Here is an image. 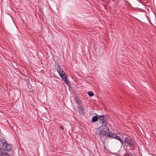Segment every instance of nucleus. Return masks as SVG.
Returning <instances> with one entry per match:
<instances>
[{"mask_svg":"<svg viewBox=\"0 0 156 156\" xmlns=\"http://www.w3.org/2000/svg\"><path fill=\"white\" fill-rule=\"evenodd\" d=\"M87 94H88V95L90 97H92L94 95L93 93L91 91L88 92Z\"/></svg>","mask_w":156,"mask_h":156,"instance_id":"8","label":"nucleus"},{"mask_svg":"<svg viewBox=\"0 0 156 156\" xmlns=\"http://www.w3.org/2000/svg\"><path fill=\"white\" fill-rule=\"evenodd\" d=\"M59 127L61 129L62 131H63V130L64 129V127L62 125H60L59 126Z\"/></svg>","mask_w":156,"mask_h":156,"instance_id":"9","label":"nucleus"},{"mask_svg":"<svg viewBox=\"0 0 156 156\" xmlns=\"http://www.w3.org/2000/svg\"><path fill=\"white\" fill-rule=\"evenodd\" d=\"M57 71L59 75L65 72L61 68L60 66L59 65H57Z\"/></svg>","mask_w":156,"mask_h":156,"instance_id":"6","label":"nucleus"},{"mask_svg":"<svg viewBox=\"0 0 156 156\" xmlns=\"http://www.w3.org/2000/svg\"><path fill=\"white\" fill-rule=\"evenodd\" d=\"M124 142L125 145L126 147H130L131 145L133 144V142L131 141V140L128 138L126 137L124 139Z\"/></svg>","mask_w":156,"mask_h":156,"instance_id":"4","label":"nucleus"},{"mask_svg":"<svg viewBox=\"0 0 156 156\" xmlns=\"http://www.w3.org/2000/svg\"><path fill=\"white\" fill-rule=\"evenodd\" d=\"M107 135L109 137L119 140L120 142L121 145H123V141L121 139L120 137L116 135L115 133L109 132L107 133Z\"/></svg>","mask_w":156,"mask_h":156,"instance_id":"3","label":"nucleus"},{"mask_svg":"<svg viewBox=\"0 0 156 156\" xmlns=\"http://www.w3.org/2000/svg\"><path fill=\"white\" fill-rule=\"evenodd\" d=\"M98 135H99L100 134H101V133L100 132L99 133H98Z\"/></svg>","mask_w":156,"mask_h":156,"instance_id":"11","label":"nucleus"},{"mask_svg":"<svg viewBox=\"0 0 156 156\" xmlns=\"http://www.w3.org/2000/svg\"><path fill=\"white\" fill-rule=\"evenodd\" d=\"M98 117L96 116H93L92 119V122H94L97 121L98 119Z\"/></svg>","mask_w":156,"mask_h":156,"instance_id":"7","label":"nucleus"},{"mask_svg":"<svg viewBox=\"0 0 156 156\" xmlns=\"http://www.w3.org/2000/svg\"><path fill=\"white\" fill-rule=\"evenodd\" d=\"M59 76L65 83L68 84L69 82L67 80V76L65 73L64 72L62 74H61L59 75Z\"/></svg>","mask_w":156,"mask_h":156,"instance_id":"5","label":"nucleus"},{"mask_svg":"<svg viewBox=\"0 0 156 156\" xmlns=\"http://www.w3.org/2000/svg\"><path fill=\"white\" fill-rule=\"evenodd\" d=\"M98 135H99L100 134H101V133L100 132L99 133H98Z\"/></svg>","mask_w":156,"mask_h":156,"instance_id":"10","label":"nucleus"},{"mask_svg":"<svg viewBox=\"0 0 156 156\" xmlns=\"http://www.w3.org/2000/svg\"><path fill=\"white\" fill-rule=\"evenodd\" d=\"M99 117L100 123H101L103 125L102 129L100 132L101 133H102L104 135H105L106 133L109 131V129L107 126V122L105 121V116L104 115H97Z\"/></svg>","mask_w":156,"mask_h":156,"instance_id":"1","label":"nucleus"},{"mask_svg":"<svg viewBox=\"0 0 156 156\" xmlns=\"http://www.w3.org/2000/svg\"><path fill=\"white\" fill-rule=\"evenodd\" d=\"M11 145L7 144L5 139H0V156L3 154V152L1 150V149L9 151L11 150Z\"/></svg>","mask_w":156,"mask_h":156,"instance_id":"2","label":"nucleus"}]
</instances>
